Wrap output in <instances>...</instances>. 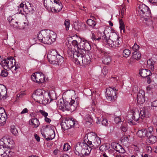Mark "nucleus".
Instances as JSON below:
<instances>
[{
    "label": "nucleus",
    "mask_w": 157,
    "mask_h": 157,
    "mask_svg": "<svg viewBox=\"0 0 157 157\" xmlns=\"http://www.w3.org/2000/svg\"><path fill=\"white\" fill-rule=\"evenodd\" d=\"M7 70H4L2 71L0 75L3 77H6L8 75V73L7 71Z\"/></svg>",
    "instance_id": "nucleus-45"
},
{
    "label": "nucleus",
    "mask_w": 157,
    "mask_h": 157,
    "mask_svg": "<svg viewBox=\"0 0 157 157\" xmlns=\"http://www.w3.org/2000/svg\"><path fill=\"white\" fill-rule=\"evenodd\" d=\"M75 49V48L72 47L68 48L67 50V53L68 57L71 58H74L75 53V51L74 52Z\"/></svg>",
    "instance_id": "nucleus-30"
},
{
    "label": "nucleus",
    "mask_w": 157,
    "mask_h": 157,
    "mask_svg": "<svg viewBox=\"0 0 157 157\" xmlns=\"http://www.w3.org/2000/svg\"><path fill=\"white\" fill-rule=\"evenodd\" d=\"M47 94L45 98V99H48L49 102L48 103H50L51 101L56 99V97L55 91L53 90H51L48 93H47Z\"/></svg>",
    "instance_id": "nucleus-19"
},
{
    "label": "nucleus",
    "mask_w": 157,
    "mask_h": 157,
    "mask_svg": "<svg viewBox=\"0 0 157 157\" xmlns=\"http://www.w3.org/2000/svg\"><path fill=\"white\" fill-rule=\"evenodd\" d=\"M114 121L116 124H118L122 121L121 119L119 117H116L114 119Z\"/></svg>",
    "instance_id": "nucleus-54"
},
{
    "label": "nucleus",
    "mask_w": 157,
    "mask_h": 157,
    "mask_svg": "<svg viewBox=\"0 0 157 157\" xmlns=\"http://www.w3.org/2000/svg\"><path fill=\"white\" fill-rule=\"evenodd\" d=\"M45 7L47 9H51L54 12H59L63 8V6L59 0H44V2Z\"/></svg>",
    "instance_id": "nucleus-4"
},
{
    "label": "nucleus",
    "mask_w": 157,
    "mask_h": 157,
    "mask_svg": "<svg viewBox=\"0 0 157 157\" xmlns=\"http://www.w3.org/2000/svg\"><path fill=\"white\" fill-rule=\"evenodd\" d=\"M83 26H85V24L78 21H75L73 25V28L77 31L81 29Z\"/></svg>",
    "instance_id": "nucleus-26"
},
{
    "label": "nucleus",
    "mask_w": 157,
    "mask_h": 157,
    "mask_svg": "<svg viewBox=\"0 0 157 157\" xmlns=\"http://www.w3.org/2000/svg\"><path fill=\"white\" fill-rule=\"evenodd\" d=\"M47 94L45 91L41 89L36 90L33 94L32 98L33 99L40 104L46 105L49 102L48 100L45 99Z\"/></svg>",
    "instance_id": "nucleus-7"
},
{
    "label": "nucleus",
    "mask_w": 157,
    "mask_h": 157,
    "mask_svg": "<svg viewBox=\"0 0 157 157\" xmlns=\"http://www.w3.org/2000/svg\"><path fill=\"white\" fill-rule=\"evenodd\" d=\"M120 128L121 131L126 132L127 130V124H122Z\"/></svg>",
    "instance_id": "nucleus-44"
},
{
    "label": "nucleus",
    "mask_w": 157,
    "mask_h": 157,
    "mask_svg": "<svg viewBox=\"0 0 157 157\" xmlns=\"http://www.w3.org/2000/svg\"><path fill=\"white\" fill-rule=\"evenodd\" d=\"M85 141H86L87 145L88 146L90 147L91 148V147H92L93 145V143L92 144V141L89 140H87L86 139L84 140V143H85Z\"/></svg>",
    "instance_id": "nucleus-50"
},
{
    "label": "nucleus",
    "mask_w": 157,
    "mask_h": 157,
    "mask_svg": "<svg viewBox=\"0 0 157 157\" xmlns=\"http://www.w3.org/2000/svg\"><path fill=\"white\" fill-rule=\"evenodd\" d=\"M10 153L12 152L10 151H4L3 153L1 154L0 157H9V155Z\"/></svg>",
    "instance_id": "nucleus-43"
},
{
    "label": "nucleus",
    "mask_w": 157,
    "mask_h": 157,
    "mask_svg": "<svg viewBox=\"0 0 157 157\" xmlns=\"http://www.w3.org/2000/svg\"><path fill=\"white\" fill-rule=\"evenodd\" d=\"M131 54V51L128 49H125L123 50V55L125 58L128 57Z\"/></svg>",
    "instance_id": "nucleus-38"
},
{
    "label": "nucleus",
    "mask_w": 157,
    "mask_h": 157,
    "mask_svg": "<svg viewBox=\"0 0 157 157\" xmlns=\"http://www.w3.org/2000/svg\"><path fill=\"white\" fill-rule=\"evenodd\" d=\"M142 17L144 18V19L145 21H149L150 22V24H151L152 22V21H151V20L149 18H147V17H144L142 16Z\"/></svg>",
    "instance_id": "nucleus-62"
},
{
    "label": "nucleus",
    "mask_w": 157,
    "mask_h": 157,
    "mask_svg": "<svg viewBox=\"0 0 157 157\" xmlns=\"http://www.w3.org/2000/svg\"><path fill=\"white\" fill-rule=\"evenodd\" d=\"M147 66L151 70H152L154 68L153 62L152 60L149 59L147 62Z\"/></svg>",
    "instance_id": "nucleus-40"
},
{
    "label": "nucleus",
    "mask_w": 157,
    "mask_h": 157,
    "mask_svg": "<svg viewBox=\"0 0 157 157\" xmlns=\"http://www.w3.org/2000/svg\"><path fill=\"white\" fill-rule=\"evenodd\" d=\"M101 124L103 125L108 126V123L107 119H103L101 121Z\"/></svg>",
    "instance_id": "nucleus-51"
},
{
    "label": "nucleus",
    "mask_w": 157,
    "mask_h": 157,
    "mask_svg": "<svg viewBox=\"0 0 157 157\" xmlns=\"http://www.w3.org/2000/svg\"><path fill=\"white\" fill-rule=\"evenodd\" d=\"M127 119L130 123H132L133 120L137 121L140 117V114L139 111L134 112L131 114H129L127 116Z\"/></svg>",
    "instance_id": "nucleus-18"
},
{
    "label": "nucleus",
    "mask_w": 157,
    "mask_h": 157,
    "mask_svg": "<svg viewBox=\"0 0 157 157\" xmlns=\"http://www.w3.org/2000/svg\"><path fill=\"white\" fill-rule=\"evenodd\" d=\"M145 93L143 90H140L137 94V96H145Z\"/></svg>",
    "instance_id": "nucleus-52"
},
{
    "label": "nucleus",
    "mask_w": 157,
    "mask_h": 157,
    "mask_svg": "<svg viewBox=\"0 0 157 157\" xmlns=\"http://www.w3.org/2000/svg\"><path fill=\"white\" fill-rule=\"evenodd\" d=\"M74 151L77 155L80 157H84L88 155L90 153L91 148L85 143L78 142L74 146Z\"/></svg>",
    "instance_id": "nucleus-3"
},
{
    "label": "nucleus",
    "mask_w": 157,
    "mask_h": 157,
    "mask_svg": "<svg viewBox=\"0 0 157 157\" xmlns=\"http://www.w3.org/2000/svg\"><path fill=\"white\" fill-rule=\"evenodd\" d=\"M78 105L77 101L75 102L74 100L71 98L69 100L64 101L63 103H61L59 105V108L63 112L68 111L72 112L76 109Z\"/></svg>",
    "instance_id": "nucleus-6"
},
{
    "label": "nucleus",
    "mask_w": 157,
    "mask_h": 157,
    "mask_svg": "<svg viewBox=\"0 0 157 157\" xmlns=\"http://www.w3.org/2000/svg\"><path fill=\"white\" fill-rule=\"evenodd\" d=\"M90 59L89 57L85 58L84 57L82 63L84 65H87L90 63Z\"/></svg>",
    "instance_id": "nucleus-39"
},
{
    "label": "nucleus",
    "mask_w": 157,
    "mask_h": 157,
    "mask_svg": "<svg viewBox=\"0 0 157 157\" xmlns=\"http://www.w3.org/2000/svg\"><path fill=\"white\" fill-rule=\"evenodd\" d=\"M152 122L154 124L157 125V116H154L152 117Z\"/></svg>",
    "instance_id": "nucleus-55"
},
{
    "label": "nucleus",
    "mask_w": 157,
    "mask_h": 157,
    "mask_svg": "<svg viewBox=\"0 0 157 157\" xmlns=\"http://www.w3.org/2000/svg\"><path fill=\"white\" fill-rule=\"evenodd\" d=\"M104 148V150H106L107 149V146L105 145H103L100 146L99 147V149L100 151H103V150H102V149Z\"/></svg>",
    "instance_id": "nucleus-60"
},
{
    "label": "nucleus",
    "mask_w": 157,
    "mask_h": 157,
    "mask_svg": "<svg viewBox=\"0 0 157 157\" xmlns=\"http://www.w3.org/2000/svg\"><path fill=\"white\" fill-rule=\"evenodd\" d=\"M39 112L44 117H47L48 115V113L42 110H40Z\"/></svg>",
    "instance_id": "nucleus-57"
},
{
    "label": "nucleus",
    "mask_w": 157,
    "mask_h": 157,
    "mask_svg": "<svg viewBox=\"0 0 157 157\" xmlns=\"http://www.w3.org/2000/svg\"><path fill=\"white\" fill-rule=\"evenodd\" d=\"M79 52H83V51L86 52L89 51L91 49V47L89 43L86 40L83 39H81L80 42L78 43Z\"/></svg>",
    "instance_id": "nucleus-13"
},
{
    "label": "nucleus",
    "mask_w": 157,
    "mask_h": 157,
    "mask_svg": "<svg viewBox=\"0 0 157 157\" xmlns=\"http://www.w3.org/2000/svg\"><path fill=\"white\" fill-rule=\"evenodd\" d=\"M157 140V138L155 136L151 135L146 140V142L147 145H150L155 143Z\"/></svg>",
    "instance_id": "nucleus-28"
},
{
    "label": "nucleus",
    "mask_w": 157,
    "mask_h": 157,
    "mask_svg": "<svg viewBox=\"0 0 157 157\" xmlns=\"http://www.w3.org/2000/svg\"><path fill=\"white\" fill-rule=\"evenodd\" d=\"M15 65L14 66H15V68L14 69V70L15 71H16L17 70L20 68V63L18 62H16V61L15 60Z\"/></svg>",
    "instance_id": "nucleus-53"
},
{
    "label": "nucleus",
    "mask_w": 157,
    "mask_h": 157,
    "mask_svg": "<svg viewBox=\"0 0 157 157\" xmlns=\"http://www.w3.org/2000/svg\"><path fill=\"white\" fill-rule=\"evenodd\" d=\"M101 71L104 75H106L108 73L107 68L105 67L102 69Z\"/></svg>",
    "instance_id": "nucleus-56"
},
{
    "label": "nucleus",
    "mask_w": 157,
    "mask_h": 157,
    "mask_svg": "<svg viewBox=\"0 0 157 157\" xmlns=\"http://www.w3.org/2000/svg\"><path fill=\"white\" fill-rule=\"evenodd\" d=\"M119 22L120 26L119 27L120 30L121 32L122 30H123V33H124L125 31V26L122 20V19L120 20Z\"/></svg>",
    "instance_id": "nucleus-37"
},
{
    "label": "nucleus",
    "mask_w": 157,
    "mask_h": 157,
    "mask_svg": "<svg viewBox=\"0 0 157 157\" xmlns=\"http://www.w3.org/2000/svg\"><path fill=\"white\" fill-rule=\"evenodd\" d=\"M70 148V146L67 143H66L64 144L63 145V150L65 151H68Z\"/></svg>",
    "instance_id": "nucleus-48"
},
{
    "label": "nucleus",
    "mask_w": 157,
    "mask_h": 157,
    "mask_svg": "<svg viewBox=\"0 0 157 157\" xmlns=\"http://www.w3.org/2000/svg\"><path fill=\"white\" fill-rule=\"evenodd\" d=\"M86 23L89 26L92 28L94 27L96 25L95 21L91 19L87 20Z\"/></svg>",
    "instance_id": "nucleus-35"
},
{
    "label": "nucleus",
    "mask_w": 157,
    "mask_h": 157,
    "mask_svg": "<svg viewBox=\"0 0 157 157\" xmlns=\"http://www.w3.org/2000/svg\"><path fill=\"white\" fill-rule=\"evenodd\" d=\"M139 46L136 43H135L134 45L133 46L132 49L134 51V52H137V50L139 49Z\"/></svg>",
    "instance_id": "nucleus-49"
},
{
    "label": "nucleus",
    "mask_w": 157,
    "mask_h": 157,
    "mask_svg": "<svg viewBox=\"0 0 157 157\" xmlns=\"http://www.w3.org/2000/svg\"><path fill=\"white\" fill-rule=\"evenodd\" d=\"M56 34L53 31L44 30L39 33L37 38L40 42L44 44H51L56 40Z\"/></svg>",
    "instance_id": "nucleus-2"
},
{
    "label": "nucleus",
    "mask_w": 157,
    "mask_h": 157,
    "mask_svg": "<svg viewBox=\"0 0 157 157\" xmlns=\"http://www.w3.org/2000/svg\"><path fill=\"white\" fill-rule=\"evenodd\" d=\"M141 54L137 52H134L132 53V56L131 58V59H133L136 60L140 59L141 57Z\"/></svg>",
    "instance_id": "nucleus-34"
},
{
    "label": "nucleus",
    "mask_w": 157,
    "mask_h": 157,
    "mask_svg": "<svg viewBox=\"0 0 157 157\" xmlns=\"http://www.w3.org/2000/svg\"><path fill=\"white\" fill-rule=\"evenodd\" d=\"M139 73L140 75L142 77H147V78H149L148 76L151 75V71L146 69H143L140 70Z\"/></svg>",
    "instance_id": "nucleus-24"
},
{
    "label": "nucleus",
    "mask_w": 157,
    "mask_h": 157,
    "mask_svg": "<svg viewBox=\"0 0 157 157\" xmlns=\"http://www.w3.org/2000/svg\"><path fill=\"white\" fill-rule=\"evenodd\" d=\"M64 25L66 27V30H68L70 26V21L68 19L64 21Z\"/></svg>",
    "instance_id": "nucleus-46"
},
{
    "label": "nucleus",
    "mask_w": 157,
    "mask_h": 157,
    "mask_svg": "<svg viewBox=\"0 0 157 157\" xmlns=\"http://www.w3.org/2000/svg\"><path fill=\"white\" fill-rule=\"evenodd\" d=\"M24 6V5L22 3H21L18 6L19 14L21 13L23 15L24 13L22 12L23 10L26 14H33L34 13L35 10L32 4L27 2L26 4L25 5V9H23Z\"/></svg>",
    "instance_id": "nucleus-9"
},
{
    "label": "nucleus",
    "mask_w": 157,
    "mask_h": 157,
    "mask_svg": "<svg viewBox=\"0 0 157 157\" xmlns=\"http://www.w3.org/2000/svg\"><path fill=\"white\" fill-rule=\"evenodd\" d=\"M141 118L143 119L144 117H149L150 116V114L148 109L146 108H142L140 109Z\"/></svg>",
    "instance_id": "nucleus-25"
},
{
    "label": "nucleus",
    "mask_w": 157,
    "mask_h": 157,
    "mask_svg": "<svg viewBox=\"0 0 157 157\" xmlns=\"http://www.w3.org/2000/svg\"><path fill=\"white\" fill-rule=\"evenodd\" d=\"M146 130L145 129H142L139 130L137 132V135L140 138L144 137L146 135Z\"/></svg>",
    "instance_id": "nucleus-33"
},
{
    "label": "nucleus",
    "mask_w": 157,
    "mask_h": 157,
    "mask_svg": "<svg viewBox=\"0 0 157 157\" xmlns=\"http://www.w3.org/2000/svg\"><path fill=\"white\" fill-rule=\"evenodd\" d=\"M111 57L109 55H105L102 58V62L105 65H108L112 61Z\"/></svg>",
    "instance_id": "nucleus-29"
},
{
    "label": "nucleus",
    "mask_w": 157,
    "mask_h": 157,
    "mask_svg": "<svg viewBox=\"0 0 157 157\" xmlns=\"http://www.w3.org/2000/svg\"><path fill=\"white\" fill-rule=\"evenodd\" d=\"M139 12L141 16L151 17V12L149 8L145 4H142L139 6Z\"/></svg>",
    "instance_id": "nucleus-14"
},
{
    "label": "nucleus",
    "mask_w": 157,
    "mask_h": 157,
    "mask_svg": "<svg viewBox=\"0 0 157 157\" xmlns=\"http://www.w3.org/2000/svg\"><path fill=\"white\" fill-rule=\"evenodd\" d=\"M11 132L15 135H16L18 133L17 130L13 125L11 126Z\"/></svg>",
    "instance_id": "nucleus-41"
},
{
    "label": "nucleus",
    "mask_w": 157,
    "mask_h": 157,
    "mask_svg": "<svg viewBox=\"0 0 157 157\" xmlns=\"http://www.w3.org/2000/svg\"><path fill=\"white\" fill-rule=\"evenodd\" d=\"M7 119V115L4 109L0 107V125H3L5 124Z\"/></svg>",
    "instance_id": "nucleus-17"
},
{
    "label": "nucleus",
    "mask_w": 157,
    "mask_h": 157,
    "mask_svg": "<svg viewBox=\"0 0 157 157\" xmlns=\"http://www.w3.org/2000/svg\"><path fill=\"white\" fill-rule=\"evenodd\" d=\"M28 112V110L27 108H25L21 112V114H22L25 113H27Z\"/></svg>",
    "instance_id": "nucleus-64"
},
{
    "label": "nucleus",
    "mask_w": 157,
    "mask_h": 157,
    "mask_svg": "<svg viewBox=\"0 0 157 157\" xmlns=\"http://www.w3.org/2000/svg\"><path fill=\"white\" fill-rule=\"evenodd\" d=\"M145 96H137V102L140 104L143 103L145 101Z\"/></svg>",
    "instance_id": "nucleus-36"
},
{
    "label": "nucleus",
    "mask_w": 157,
    "mask_h": 157,
    "mask_svg": "<svg viewBox=\"0 0 157 157\" xmlns=\"http://www.w3.org/2000/svg\"><path fill=\"white\" fill-rule=\"evenodd\" d=\"M2 67L6 70H9L12 69L15 65V59L13 57L9 56L4 59Z\"/></svg>",
    "instance_id": "nucleus-10"
},
{
    "label": "nucleus",
    "mask_w": 157,
    "mask_h": 157,
    "mask_svg": "<svg viewBox=\"0 0 157 157\" xmlns=\"http://www.w3.org/2000/svg\"><path fill=\"white\" fill-rule=\"evenodd\" d=\"M75 124L74 120L70 118L67 119L64 122H62L61 125L62 129L64 130L69 129Z\"/></svg>",
    "instance_id": "nucleus-16"
},
{
    "label": "nucleus",
    "mask_w": 157,
    "mask_h": 157,
    "mask_svg": "<svg viewBox=\"0 0 157 157\" xmlns=\"http://www.w3.org/2000/svg\"><path fill=\"white\" fill-rule=\"evenodd\" d=\"M30 125L33 126L34 128H37L40 125V122L36 118H33L29 121Z\"/></svg>",
    "instance_id": "nucleus-27"
},
{
    "label": "nucleus",
    "mask_w": 157,
    "mask_h": 157,
    "mask_svg": "<svg viewBox=\"0 0 157 157\" xmlns=\"http://www.w3.org/2000/svg\"><path fill=\"white\" fill-rule=\"evenodd\" d=\"M101 34L102 41L111 47H118L122 43L121 39L116 33H112L110 35L109 33H105L104 31Z\"/></svg>",
    "instance_id": "nucleus-1"
},
{
    "label": "nucleus",
    "mask_w": 157,
    "mask_h": 157,
    "mask_svg": "<svg viewBox=\"0 0 157 157\" xmlns=\"http://www.w3.org/2000/svg\"><path fill=\"white\" fill-rule=\"evenodd\" d=\"M151 105L152 107H157V100L154 101L151 103Z\"/></svg>",
    "instance_id": "nucleus-59"
},
{
    "label": "nucleus",
    "mask_w": 157,
    "mask_h": 157,
    "mask_svg": "<svg viewBox=\"0 0 157 157\" xmlns=\"http://www.w3.org/2000/svg\"><path fill=\"white\" fill-rule=\"evenodd\" d=\"M125 10V8L124 7H123L122 9H121L120 11H119V12H121V15H123L124 14Z\"/></svg>",
    "instance_id": "nucleus-63"
},
{
    "label": "nucleus",
    "mask_w": 157,
    "mask_h": 157,
    "mask_svg": "<svg viewBox=\"0 0 157 157\" xmlns=\"http://www.w3.org/2000/svg\"><path fill=\"white\" fill-rule=\"evenodd\" d=\"M40 132L43 137L47 141L52 140L55 136L54 127L51 124L46 125L43 129L40 130Z\"/></svg>",
    "instance_id": "nucleus-8"
},
{
    "label": "nucleus",
    "mask_w": 157,
    "mask_h": 157,
    "mask_svg": "<svg viewBox=\"0 0 157 157\" xmlns=\"http://www.w3.org/2000/svg\"><path fill=\"white\" fill-rule=\"evenodd\" d=\"M1 146L4 148L8 147V146L5 144V143L3 142V139H1L0 140V148H1Z\"/></svg>",
    "instance_id": "nucleus-47"
},
{
    "label": "nucleus",
    "mask_w": 157,
    "mask_h": 157,
    "mask_svg": "<svg viewBox=\"0 0 157 157\" xmlns=\"http://www.w3.org/2000/svg\"><path fill=\"white\" fill-rule=\"evenodd\" d=\"M32 80L38 83H43L45 81L44 75L41 72H36L33 73L31 76Z\"/></svg>",
    "instance_id": "nucleus-12"
},
{
    "label": "nucleus",
    "mask_w": 157,
    "mask_h": 157,
    "mask_svg": "<svg viewBox=\"0 0 157 157\" xmlns=\"http://www.w3.org/2000/svg\"><path fill=\"white\" fill-rule=\"evenodd\" d=\"M117 90L114 87H109L106 89L105 96L108 101H114L116 98Z\"/></svg>",
    "instance_id": "nucleus-11"
},
{
    "label": "nucleus",
    "mask_w": 157,
    "mask_h": 157,
    "mask_svg": "<svg viewBox=\"0 0 157 157\" xmlns=\"http://www.w3.org/2000/svg\"><path fill=\"white\" fill-rule=\"evenodd\" d=\"M71 43L74 46V47H72L74 48L75 49V48H76L77 49V50L75 51H78L79 46L78 43V44L77 41L75 40H73L72 41ZM75 50H76L75 49Z\"/></svg>",
    "instance_id": "nucleus-42"
},
{
    "label": "nucleus",
    "mask_w": 157,
    "mask_h": 157,
    "mask_svg": "<svg viewBox=\"0 0 157 157\" xmlns=\"http://www.w3.org/2000/svg\"><path fill=\"white\" fill-rule=\"evenodd\" d=\"M92 138L94 139L92 140L93 143L92 147L94 148H97L101 144V138L95 134H94Z\"/></svg>",
    "instance_id": "nucleus-21"
},
{
    "label": "nucleus",
    "mask_w": 157,
    "mask_h": 157,
    "mask_svg": "<svg viewBox=\"0 0 157 157\" xmlns=\"http://www.w3.org/2000/svg\"><path fill=\"white\" fill-rule=\"evenodd\" d=\"M7 20L11 26L13 27L17 26V22L12 17L10 16L9 17Z\"/></svg>",
    "instance_id": "nucleus-32"
},
{
    "label": "nucleus",
    "mask_w": 157,
    "mask_h": 157,
    "mask_svg": "<svg viewBox=\"0 0 157 157\" xmlns=\"http://www.w3.org/2000/svg\"><path fill=\"white\" fill-rule=\"evenodd\" d=\"M7 90L6 87L0 84V97L1 99L4 100L6 98Z\"/></svg>",
    "instance_id": "nucleus-22"
},
{
    "label": "nucleus",
    "mask_w": 157,
    "mask_h": 157,
    "mask_svg": "<svg viewBox=\"0 0 157 157\" xmlns=\"http://www.w3.org/2000/svg\"><path fill=\"white\" fill-rule=\"evenodd\" d=\"M84 121L86 126L90 127L92 125L93 120L91 115L89 114H87L84 118Z\"/></svg>",
    "instance_id": "nucleus-20"
},
{
    "label": "nucleus",
    "mask_w": 157,
    "mask_h": 157,
    "mask_svg": "<svg viewBox=\"0 0 157 157\" xmlns=\"http://www.w3.org/2000/svg\"><path fill=\"white\" fill-rule=\"evenodd\" d=\"M82 52H79V51H75V56L74 59V60L75 64L77 65H80L81 63H82L83 58L85 55L86 52L83 51Z\"/></svg>",
    "instance_id": "nucleus-15"
},
{
    "label": "nucleus",
    "mask_w": 157,
    "mask_h": 157,
    "mask_svg": "<svg viewBox=\"0 0 157 157\" xmlns=\"http://www.w3.org/2000/svg\"><path fill=\"white\" fill-rule=\"evenodd\" d=\"M34 136L37 141L39 142L40 139V137L36 134H35Z\"/></svg>",
    "instance_id": "nucleus-61"
},
{
    "label": "nucleus",
    "mask_w": 157,
    "mask_h": 157,
    "mask_svg": "<svg viewBox=\"0 0 157 157\" xmlns=\"http://www.w3.org/2000/svg\"><path fill=\"white\" fill-rule=\"evenodd\" d=\"M112 146L113 148L115 150L120 153L123 154L125 152L123 147L118 143H113Z\"/></svg>",
    "instance_id": "nucleus-23"
},
{
    "label": "nucleus",
    "mask_w": 157,
    "mask_h": 157,
    "mask_svg": "<svg viewBox=\"0 0 157 157\" xmlns=\"http://www.w3.org/2000/svg\"><path fill=\"white\" fill-rule=\"evenodd\" d=\"M146 131V133H148V134H151L153 131V128L152 127H150Z\"/></svg>",
    "instance_id": "nucleus-58"
},
{
    "label": "nucleus",
    "mask_w": 157,
    "mask_h": 157,
    "mask_svg": "<svg viewBox=\"0 0 157 157\" xmlns=\"http://www.w3.org/2000/svg\"><path fill=\"white\" fill-rule=\"evenodd\" d=\"M92 35L91 38L94 42H95V43H98L100 41H102L101 33V36L98 37H97L96 36L93 32H92Z\"/></svg>",
    "instance_id": "nucleus-31"
},
{
    "label": "nucleus",
    "mask_w": 157,
    "mask_h": 157,
    "mask_svg": "<svg viewBox=\"0 0 157 157\" xmlns=\"http://www.w3.org/2000/svg\"><path fill=\"white\" fill-rule=\"evenodd\" d=\"M47 58L50 63L61 66L64 63V59L58 54L56 50H53L47 55Z\"/></svg>",
    "instance_id": "nucleus-5"
}]
</instances>
